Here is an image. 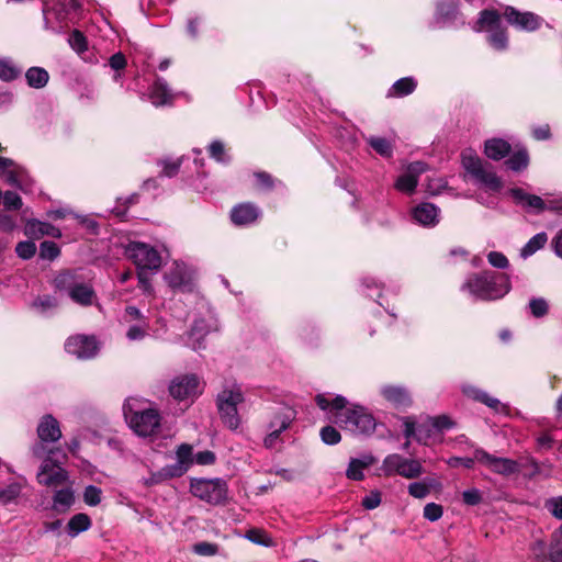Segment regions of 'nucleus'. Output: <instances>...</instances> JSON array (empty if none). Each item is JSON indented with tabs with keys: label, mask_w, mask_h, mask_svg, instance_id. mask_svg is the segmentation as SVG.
Returning a JSON list of instances; mask_svg holds the SVG:
<instances>
[{
	"label": "nucleus",
	"mask_w": 562,
	"mask_h": 562,
	"mask_svg": "<svg viewBox=\"0 0 562 562\" xmlns=\"http://www.w3.org/2000/svg\"><path fill=\"white\" fill-rule=\"evenodd\" d=\"M315 401L318 407L327 413L328 418L345 430L355 435H371L376 428L374 417L366 407H348L347 398L341 395L331 397L330 394H317Z\"/></svg>",
	"instance_id": "obj_1"
},
{
	"label": "nucleus",
	"mask_w": 562,
	"mask_h": 562,
	"mask_svg": "<svg viewBox=\"0 0 562 562\" xmlns=\"http://www.w3.org/2000/svg\"><path fill=\"white\" fill-rule=\"evenodd\" d=\"M47 29L61 32L85 18V0H41Z\"/></svg>",
	"instance_id": "obj_2"
},
{
	"label": "nucleus",
	"mask_w": 562,
	"mask_h": 562,
	"mask_svg": "<svg viewBox=\"0 0 562 562\" xmlns=\"http://www.w3.org/2000/svg\"><path fill=\"white\" fill-rule=\"evenodd\" d=\"M461 289L468 291L474 300L492 301L509 292L510 281L505 273L483 271L469 276Z\"/></svg>",
	"instance_id": "obj_3"
},
{
	"label": "nucleus",
	"mask_w": 562,
	"mask_h": 562,
	"mask_svg": "<svg viewBox=\"0 0 562 562\" xmlns=\"http://www.w3.org/2000/svg\"><path fill=\"white\" fill-rule=\"evenodd\" d=\"M123 413L130 427L140 437H150L160 427V415L157 409L147 407L146 402L130 397L123 405Z\"/></svg>",
	"instance_id": "obj_4"
},
{
	"label": "nucleus",
	"mask_w": 562,
	"mask_h": 562,
	"mask_svg": "<svg viewBox=\"0 0 562 562\" xmlns=\"http://www.w3.org/2000/svg\"><path fill=\"white\" fill-rule=\"evenodd\" d=\"M475 32H486L487 43L496 50H506L508 36L502 23L501 14L495 10H483L474 25Z\"/></svg>",
	"instance_id": "obj_5"
},
{
	"label": "nucleus",
	"mask_w": 562,
	"mask_h": 562,
	"mask_svg": "<svg viewBox=\"0 0 562 562\" xmlns=\"http://www.w3.org/2000/svg\"><path fill=\"white\" fill-rule=\"evenodd\" d=\"M67 454L60 447L48 450L47 458L41 465V472L37 473V481L46 486H59L66 483L68 474L61 464L66 461Z\"/></svg>",
	"instance_id": "obj_6"
},
{
	"label": "nucleus",
	"mask_w": 562,
	"mask_h": 562,
	"mask_svg": "<svg viewBox=\"0 0 562 562\" xmlns=\"http://www.w3.org/2000/svg\"><path fill=\"white\" fill-rule=\"evenodd\" d=\"M461 158L464 169L476 180L477 183L493 192H498L502 189L503 183L492 170V167L484 165L472 149L463 150Z\"/></svg>",
	"instance_id": "obj_7"
},
{
	"label": "nucleus",
	"mask_w": 562,
	"mask_h": 562,
	"mask_svg": "<svg viewBox=\"0 0 562 562\" xmlns=\"http://www.w3.org/2000/svg\"><path fill=\"white\" fill-rule=\"evenodd\" d=\"M191 493L213 505L222 504L227 497V484L222 479H193L190 484Z\"/></svg>",
	"instance_id": "obj_8"
},
{
	"label": "nucleus",
	"mask_w": 562,
	"mask_h": 562,
	"mask_svg": "<svg viewBox=\"0 0 562 562\" xmlns=\"http://www.w3.org/2000/svg\"><path fill=\"white\" fill-rule=\"evenodd\" d=\"M381 471L386 476L400 475L405 479H417L424 473L423 465L417 459H408L398 453L384 458Z\"/></svg>",
	"instance_id": "obj_9"
},
{
	"label": "nucleus",
	"mask_w": 562,
	"mask_h": 562,
	"mask_svg": "<svg viewBox=\"0 0 562 562\" xmlns=\"http://www.w3.org/2000/svg\"><path fill=\"white\" fill-rule=\"evenodd\" d=\"M126 255L138 270H158L161 266L159 252L145 243L131 241L126 247Z\"/></svg>",
	"instance_id": "obj_10"
},
{
	"label": "nucleus",
	"mask_w": 562,
	"mask_h": 562,
	"mask_svg": "<svg viewBox=\"0 0 562 562\" xmlns=\"http://www.w3.org/2000/svg\"><path fill=\"white\" fill-rule=\"evenodd\" d=\"M476 462L485 465L488 470L501 475H510L518 473L520 467L517 461L509 458H502L490 454L485 450L477 448L475 449Z\"/></svg>",
	"instance_id": "obj_11"
},
{
	"label": "nucleus",
	"mask_w": 562,
	"mask_h": 562,
	"mask_svg": "<svg viewBox=\"0 0 562 562\" xmlns=\"http://www.w3.org/2000/svg\"><path fill=\"white\" fill-rule=\"evenodd\" d=\"M202 392L194 374L175 378L169 385L170 395L177 401H193Z\"/></svg>",
	"instance_id": "obj_12"
},
{
	"label": "nucleus",
	"mask_w": 562,
	"mask_h": 562,
	"mask_svg": "<svg viewBox=\"0 0 562 562\" xmlns=\"http://www.w3.org/2000/svg\"><path fill=\"white\" fill-rule=\"evenodd\" d=\"M65 350L78 359H91L98 353L99 345L92 336L75 335L66 340Z\"/></svg>",
	"instance_id": "obj_13"
},
{
	"label": "nucleus",
	"mask_w": 562,
	"mask_h": 562,
	"mask_svg": "<svg viewBox=\"0 0 562 562\" xmlns=\"http://www.w3.org/2000/svg\"><path fill=\"white\" fill-rule=\"evenodd\" d=\"M295 411L286 404H276L268 409L266 428L286 430L295 419Z\"/></svg>",
	"instance_id": "obj_14"
},
{
	"label": "nucleus",
	"mask_w": 562,
	"mask_h": 562,
	"mask_svg": "<svg viewBox=\"0 0 562 562\" xmlns=\"http://www.w3.org/2000/svg\"><path fill=\"white\" fill-rule=\"evenodd\" d=\"M504 15L509 24L527 32L538 30L541 24V19L535 13L519 12L513 7H507Z\"/></svg>",
	"instance_id": "obj_15"
},
{
	"label": "nucleus",
	"mask_w": 562,
	"mask_h": 562,
	"mask_svg": "<svg viewBox=\"0 0 562 562\" xmlns=\"http://www.w3.org/2000/svg\"><path fill=\"white\" fill-rule=\"evenodd\" d=\"M426 171V164L415 161L408 165L406 171L395 182V188L405 193H413L418 183V177Z\"/></svg>",
	"instance_id": "obj_16"
},
{
	"label": "nucleus",
	"mask_w": 562,
	"mask_h": 562,
	"mask_svg": "<svg viewBox=\"0 0 562 562\" xmlns=\"http://www.w3.org/2000/svg\"><path fill=\"white\" fill-rule=\"evenodd\" d=\"M217 329V324L215 319H195L194 324L191 327V330L189 333V342L188 345L193 350H199L204 348L203 339L204 337L211 333L212 330Z\"/></svg>",
	"instance_id": "obj_17"
},
{
	"label": "nucleus",
	"mask_w": 562,
	"mask_h": 562,
	"mask_svg": "<svg viewBox=\"0 0 562 562\" xmlns=\"http://www.w3.org/2000/svg\"><path fill=\"white\" fill-rule=\"evenodd\" d=\"M37 437L43 443H55L61 438L59 422L52 415H44L37 425Z\"/></svg>",
	"instance_id": "obj_18"
},
{
	"label": "nucleus",
	"mask_w": 562,
	"mask_h": 562,
	"mask_svg": "<svg viewBox=\"0 0 562 562\" xmlns=\"http://www.w3.org/2000/svg\"><path fill=\"white\" fill-rule=\"evenodd\" d=\"M509 194L513 196L517 204L529 211L540 213L544 210H548V203L544 202L540 196L529 194L522 189L514 188L509 191Z\"/></svg>",
	"instance_id": "obj_19"
},
{
	"label": "nucleus",
	"mask_w": 562,
	"mask_h": 562,
	"mask_svg": "<svg viewBox=\"0 0 562 562\" xmlns=\"http://www.w3.org/2000/svg\"><path fill=\"white\" fill-rule=\"evenodd\" d=\"M260 211L252 203H240L233 207L231 212V220L235 225L243 226L256 222L259 217Z\"/></svg>",
	"instance_id": "obj_20"
},
{
	"label": "nucleus",
	"mask_w": 562,
	"mask_h": 562,
	"mask_svg": "<svg viewBox=\"0 0 562 562\" xmlns=\"http://www.w3.org/2000/svg\"><path fill=\"white\" fill-rule=\"evenodd\" d=\"M453 425V422L446 415L428 418L427 420L418 424L417 441L428 445V435H424V429L426 428H434L436 432L439 434L445 429L452 428Z\"/></svg>",
	"instance_id": "obj_21"
},
{
	"label": "nucleus",
	"mask_w": 562,
	"mask_h": 562,
	"mask_svg": "<svg viewBox=\"0 0 562 562\" xmlns=\"http://www.w3.org/2000/svg\"><path fill=\"white\" fill-rule=\"evenodd\" d=\"M413 218L423 226H435L439 223V209L432 203H420L414 207Z\"/></svg>",
	"instance_id": "obj_22"
},
{
	"label": "nucleus",
	"mask_w": 562,
	"mask_h": 562,
	"mask_svg": "<svg viewBox=\"0 0 562 562\" xmlns=\"http://www.w3.org/2000/svg\"><path fill=\"white\" fill-rule=\"evenodd\" d=\"M462 392L465 396L485 404L486 406H488L490 408L494 409L497 413L505 412V409H506V406L504 404H502L497 398L492 397L486 392H484L473 385H470V384L462 385Z\"/></svg>",
	"instance_id": "obj_23"
},
{
	"label": "nucleus",
	"mask_w": 562,
	"mask_h": 562,
	"mask_svg": "<svg viewBox=\"0 0 562 562\" xmlns=\"http://www.w3.org/2000/svg\"><path fill=\"white\" fill-rule=\"evenodd\" d=\"M462 392L465 396L485 404L486 406H488L490 408L494 409L497 413L505 412V409H506V406L504 404H502L497 398L492 397L486 392H484L473 385H470V384L462 385Z\"/></svg>",
	"instance_id": "obj_24"
},
{
	"label": "nucleus",
	"mask_w": 562,
	"mask_h": 562,
	"mask_svg": "<svg viewBox=\"0 0 562 562\" xmlns=\"http://www.w3.org/2000/svg\"><path fill=\"white\" fill-rule=\"evenodd\" d=\"M175 94L162 78H157L150 89L149 99L156 106L170 104Z\"/></svg>",
	"instance_id": "obj_25"
},
{
	"label": "nucleus",
	"mask_w": 562,
	"mask_h": 562,
	"mask_svg": "<svg viewBox=\"0 0 562 562\" xmlns=\"http://www.w3.org/2000/svg\"><path fill=\"white\" fill-rule=\"evenodd\" d=\"M166 280L168 284L173 289L181 291L190 290L191 277L183 265L177 263L175 268L166 274Z\"/></svg>",
	"instance_id": "obj_26"
},
{
	"label": "nucleus",
	"mask_w": 562,
	"mask_h": 562,
	"mask_svg": "<svg viewBox=\"0 0 562 562\" xmlns=\"http://www.w3.org/2000/svg\"><path fill=\"white\" fill-rule=\"evenodd\" d=\"M245 400L244 393L240 385L229 384L226 385L218 394L216 398V405H231L238 406Z\"/></svg>",
	"instance_id": "obj_27"
},
{
	"label": "nucleus",
	"mask_w": 562,
	"mask_h": 562,
	"mask_svg": "<svg viewBox=\"0 0 562 562\" xmlns=\"http://www.w3.org/2000/svg\"><path fill=\"white\" fill-rule=\"evenodd\" d=\"M375 462L374 457L364 454L360 458H353L349 461L346 475L350 480L360 481L363 479V470Z\"/></svg>",
	"instance_id": "obj_28"
},
{
	"label": "nucleus",
	"mask_w": 562,
	"mask_h": 562,
	"mask_svg": "<svg viewBox=\"0 0 562 562\" xmlns=\"http://www.w3.org/2000/svg\"><path fill=\"white\" fill-rule=\"evenodd\" d=\"M383 397L396 407H404L411 403L407 391L400 386L385 385L381 389Z\"/></svg>",
	"instance_id": "obj_29"
},
{
	"label": "nucleus",
	"mask_w": 562,
	"mask_h": 562,
	"mask_svg": "<svg viewBox=\"0 0 562 562\" xmlns=\"http://www.w3.org/2000/svg\"><path fill=\"white\" fill-rule=\"evenodd\" d=\"M512 147L510 144L502 138H491L485 142L484 153L493 160H501L506 157Z\"/></svg>",
	"instance_id": "obj_30"
},
{
	"label": "nucleus",
	"mask_w": 562,
	"mask_h": 562,
	"mask_svg": "<svg viewBox=\"0 0 562 562\" xmlns=\"http://www.w3.org/2000/svg\"><path fill=\"white\" fill-rule=\"evenodd\" d=\"M70 299L80 305H91L94 299L93 289L85 283H77L72 285L69 291Z\"/></svg>",
	"instance_id": "obj_31"
},
{
	"label": "nucleus",
	"mask_w": 562,
	"mask_h": 562,
	"mask_svg": "<svg viewBox=\"0 0 562 562\" xmlns=\"http://www.w3.org/2000/svg\"><path fill=\"white\" fill-rule=\"evenodd\" d=\"M91 525H92L91 518L87 514H85V513L76 514L69 519V521L67 524V527H66L67 535L71 538H75L79 533L90 529Z\"/></svg>",
	"instance_id": "obj_32"
},
{
	"label": "nucleus",
	"mask_w": 562,
	"mask_h": 562,
	"mask_svg": "<svg viewBox=\"0 0 562 562\" xmlns=\"http://www.w3.org/2000/svg\"><path fill=\"white\" fill-rule=\"evenodd\" d=\"M417 87L413 77H405L396 80L387 91L390 98H402L411 94Z\"/></svg>",
	"instance_id": "obj_33"
},
{
	"label": "nucleus",
	"mask_w": 562,
	"mask_h": 562,
	"mask_svg": "<svg viewBox=\"0 0 562 562\" xmlns=\"http://www.w3.org/2000/svg\"><path fill=\"white\" fill-rule=\"evenodd\" d=\"M75 503V494L72 488L66 487L55 492L53 497V508L56 512L65 513Z\"/></svg>",
	"instance_id": "obj_34"
},
{
	"label": "nucleus",
	"mask_w": 562,
	"mask_h": 562,
	"mask_svg": "<svg viewBox=\"0 0 562 562\" xmlns=\"http://www.w3.org/2000/svg\"><path fill=\"white\" fill-rule=\"evenodd\" d=\"M220 417L224 425L231 430H236L240 425L237 406L217 405Z\"/></svg>",
	"instance_id": "obj_35"
},
{
	"label": "nucleus",
	"mask_w": 562,
	"mask_h": 562,
	"mask_svg": "<svg viewBox=\"0 0 562 562\" xmlns=\"http://www.w3.org/2000/svg\"><path fill=\"white\" fill-rule=\"evenodd\" d=\"M548 558L551 562H562V526L551 535Z\"/></svg>",
	"instance_id": "obj_36"
},
{
	"label": "nucleus",
	"mask_w": 562,
	"mask_h": 562,
	"mask_svg": "<svg viewBox=\"0 0 562 562\" xmlns=\"http://www.w3.org/2000/svg\"><path fill=\"white\" fill-rule=\"evenodd\" d=\"M14 162L9 158L0 157V176H3L8 183L20 186L21 173L13 169Z\"/></svg>",
	"instance_id": "obj_37"
},
{
	"label": "nucleus",
	"mask_w": 562,
	"mask_h": 562,
	"mask_svg": "<svg viewBox=\"0 0 562 562\" xmlns=\"http://www.w3.org/2000/svg\"><path fill=\"white\" fill-rule=\"evenodd\" d=\"M458 11L453 4L441 3L437 8L436 22L439 26H446L452 20H456Z\"/></svg>",
	"instance_id": "obj_38"
},
{
	"label": "nucleus",
	"mask_w": 562,
	"mask_h": 562,
	"mask_svg": "<svg viewBox=\"0 0 562 562\" xmlns=\"http://www.w3.org/2000/svg\"><path fill=\"white\" fill-rule=\"evenodd\" d=\"M548 240L546 233H538L529 239V241L521 249V257L527 258L533 255L537 250L541 249Z\"/></svg>",
	"instance_id": "obj_39"
},
{
	"label": "nucleus",
	"mask_w": 562,
	"mask_h": 562,
	"mask_svg": "<svg viewBox=\"0 0 562 562\" xmlns=\"http://www.w3.org/2000/svg\"><path fill=\"white\" fill-rule=\"evenodd\" d=\"M528 164L529 156L526 149H519L506 160L507 167L513 171H520L527 168Z\"/></svg>",
	"instance_id": "obj_40"
},
{
	"label": "nucleus",
	"mask_w": 562,
	"mask_h": 562,
	"mask_svg": "<svg viewBox=\"0 0 562 562\" xmlns=\"http://www.w3.org/2000/svg\"><path fill=\"white\" fill-rule=\"evenodd\" d=\"M369 145L382 157H391L393 153V145L384 137L371 136L368 138Z\"/></svg>",
	"instance_id": "obj_41"
},
{
	"label": "nucleus",
	"mask_w": 562,
	"mask_h": 562,
	"mask_svg": "<svg viewBox=\"0 0 562 562\" xmlns=\"http://www.w3.org/2000/svg\"><path fill=\"white\" fill-rule=\"evenodd\" d=\"M22 68L16 67L12 60L2 58L0 59V79L3 81H11L20 76Z\"/></svg>",
	"instance_id": "obj_42"
},
{
	"label": "nucleus",
	"mask_w": 562,
	"mask_h": 562,
	"mask_svg": "<svg viewBox=\"0 0 562 562\" xmlns=\"http://www.w3.org/2000/svg\"><path fill=\"white\" fill-rule=\"evenodd\" d=\"M130 327L126 331V337L131 341L142 340L148 335L149 324L148 321H142V323H130Z\"/></svg>",
	"instance_id": "obj_43"
},
{
	"label": "nucleus",
	"mask_w": 562,
	"mask_h": 562,
	"mask_svg": "<svg viewBox=\"0 0 562 562\" xmlns=\"http://www.w3.org/2000/svg\"><path fill=\"white\" fill-rule=\"evenodd\" d=\"M432 482L420 481L413 482L408 485V494L415 498L423 499L430 494Z\"/></svg>",
	"instance_id": "obj_44"
},
{
	"label": "nucleus",
	"mask_w": 562,
	"mask_h": 562,
	"mask_svg": "<svg viewBox=\"0 0 562 562\" xmlns=\"http://www.w3.org/2000/svg\"><path fill=\"white\" fill-rule=\"evenodd\" d=\"M68 44L77 54H82L88 49L87 37L79 30H74L70 33Z\"/></svg>",
	"instance_id": "obj_45"
},
{
	"label": "nucleus",
	"mask_w": 562,
	"mask_h": 562,
	"mask_svg": "<svg viewBox=\"0 0 562 562\" xmlns=\"http://www.w3.org/2000/svg\"><path fill=\"white\" fill-rule=\"evenodd\" d=\"M60 255V248L55 241L45 240L40 245V258L53 261Z\"/></svg>",
	"instance_id": "obj_46"
},
{
	"label": "nucleus",
	"mask_w": 562,
	"mask_h": 562,
	"mask_svg": "<svg viewBox=\"0 0 562 562\" xmlns=\"http://www.w3.org/2000/svg\"><path fill=\"white\" fill-rule=\"evenodd\" d=\"M528 308L533 317L540 318L548 314L549 304L543 297H532L528 303Z\"/></svg>",
	"instance_id": "obj_47"
},
{
	"label": "nucleus",
	"mask_w": 562,
	"mask_h": 562,
	"mask_svg": "<svg viewBox=\"0 0 562 562\" xmlns=\"http://www.w3.org/2000/svg\"><path fill=\"white\" fill-rule=\"evenodd\" d=\"M83 502L89 506H97L102 499V490L95 485H88L83 491Z\"/></svg>",
	"instance_id": "obj_48"
},
{
	"label": "nucleus",
	"mask_w": 562,
	"mask_h": 562,
	"mask_svg": "<svg viewBox=\"0 0 562 562\" xmlns=\"http://www.w3.org/2000/svg\"><path fill=\"white\" fill-rule=\"evenodd\" d=\"M176 457L177 461L189 470L190 465L194 461V457H192V447L187 443L180 445L177 449Z\"/></svg>",
	"instance_id": "obj_49"
},
{
	"label": "nucleus",
	"mask_w": 562,
	"mask_h": 562,
	"mask_svg": "<svg viewBox=\"0 0 562 562\" xmlns=\"http://www.w3.org/2000/svg\"><path fill=\"white\" fill-rule=\"evenodd\" d=\"M210 156L218 162H228L229 157L226 155L224 144L220 140H214L209 146Z\"/></svg>",
	"instance_id": "obj_50"
},
{
	"label": "nucleus",
	"mask_w": 562,
	"mask_h": 562,
	"mask_svg": "<svg viewBox=\"0 0 562 562\" xmlns=\"http://www.w3.org/2000/svg\"><path fill=\"white\" fill-rule=\"evenodd\" d=\"M20 492L21 490L18 484H11L5 487H0V504L7 505L11 503L19 496Z\"/></svg>",
	"instance_id": "obj_51"
},
{
	"label": "nucleus",
	"mask_w": 562,
	"mask_h": 562,
	"mask_svg": "<svg viewBox=\"0 0 562 562\" xmlns=\"http://www.w3.org/2000/svg\"><path fill=\"white\" fill-rule=\"evenodd\" d=\"M321 438L326 445H336L341 440V435L335 427L325 426L321 429Z\"/></svg>",
	"instance_id": "obj_52"
},
{
	"label": "nucleus",
	"mask_w": 562,
	"mask_h": 562,
	"mask_svg": "<svg viewBox=\"0 0 562 562\" xmlns=\"http://www.w3.org/2000/svg\"><path fill=\"white\" fill-rule=\"evenodd\" d=\"M160 470L162 472V475H165L166 480L180 477L188 471V469L178 461L173 464L165 465Z\"/></svg>",
	"instance_id": "obj_53"
},
{
	"label": "nucleus",
	"mask_w": 562,
	"mask_h": 562,
	"mask_svg": "<svg viewBox=\"0 0 562 562\" xmlns=\"http://www.w3.org/2000/svg\"><path fill=\"white\" fill-rule=\"evenodd\" d=\"M267 435L263 438V446L268 449H273L280 443H282L281 434L284 430L266 428Z\"/></svg>",
	"instance_id": "obj_54"
},
{
	"label": "nucleus",
	"mask_w": 562,
	"mask_h": 562,
	"mask_svg": "<svg viewBox=\"0 0 562 562\" xmlns=\"http://www.w3.org/2000/svg\"><path fill=\"white\" fill-rule=\"evenodd\" d=\"M15 252L21 259H31L35 255V244L32 240L20 241Z\"/></svg>",
	"instance_id": "obj_55"
},
{
	"label": "nucleus",
	"mask_w": 562,
	"mask_h": 562,
	"mask_svg": "<svg viewBox=\"0 0 562 562\" xmlns=\"http://www.w3.org/2000/svg\"><path fill=\"white\" fill-rule=\"evenodd\" d=\"M544 507L553 517L562 520V496L547 499Z\"/></svg>",
	"instance_id": "obj_56"
},
{
	"label": "nucleus",
	"mask_w": 562,
	"mask_h": 562,
	"mask_svg": "<svg viewBox=\"0 0 562 562\" xmlns=\"http://www.w3.org/2000/svg\"><path fill=\"white\" fill-rule=\"evenodd\" d=\"M442 506L436 503H428L424 507V517L429 521H437L442 517Z\"/></svg>",
	"instance_id": "obj_57"
},
{
	"label": "nucleus",
	"mask_w": 562,
	"mask_h": 562,
	"mask_svg": "<svg viewBox=\"0 0 562 562\" xmlns=\"http://www.w3.org/2000/svg\"><path fill=\"white\" fill-rule=\"evenodd\" d=\"M38 235H47L55 238L61 237V232L58 227L47 223L37 221V236Z\"/></svg>",
	"instance_id": "obj_58"
},
{
	"label": "nucleus",
	"mask_w": 562,
	"mask_h": 562,
	"mask_svg": "<svg viewBox=\"0 0 562 562\" xmlns=\"http://www.w3.org/2000/svg\"><path fill=\"white\" fill-rule=\"evenodd\" d=\"M3 204L9 210H18L22 206V200L20 195L12 191H7L2 195Z\"/></svg>",
	"instance_id": "obj_59"
},
{
	"label": "nucleus",
	"mask_w": 562,
	"mask_h": 562,
	"mask_svg": "<svg viewBox=\"0 0 562 562\" xmlns=\"http://www.w3.org/2000/svg\"><path fill=\"white\" fill-rule=\"evenodd\" d=\"M123 318L125 323H142V321H147L143 313L135 306H127Z\"/></svg>",
	"instance_id": "obj_60"
},
{
	"label": "nucleus",
	"mask_w": 562,
	"mask_h": 562,
	"mask_svg": "<svg viewBox=\"0 0 562 562\" xmlns=\"http://www.w3.org/2000/svg\"><path fill=\"white\" fill-rule=\"evenodd\" d=\"M490 265L498 269H505L508 266V259L506 256L498 251H491L487 255Z\"/></svg>",
	"instance_id": "obj_61"
},
{
	"label": "nucleus",
	"mask_w": 562,
	"mask_h": 562,
	"mask_svg": "<svg viewBox=\"0 0 562 562\" xmlns=\"http://www.w3.org/2000/svg\"><path fill=\"white\" fill-rule=\"evenodd\" d=\"M246 538L257 544H262L266 547L270 544V539L267 537V535L258 529L249 530L246 535Z\"/></svg>",
	"instance_id": "obj_62"
},
{
	"label": "nucleus",
	"mask_w": 562,
	"mask_h": 562,
	"mask_svg": "<svg viewBox=\"0 0 562 562\" xmlns=\"http://www.w3.org/2000/svg\"><path fill=\"white\" fill-rule=\"evenodd\" d=\"M475 461H476V459H475V454H474L473 458L452 457V458L448 459L447 463L451 468H457L459 465H462L467 469H472Z\"/></svg>",
	"instance_id": "obj_63"
},
{
	"label": "nucleus",
	"mask_w": 562,
	"mask_h": 562,
	"mask_svg": "<svg viewBox=\"0 0 562 562\" xmlns=\"http://www.w3.org/2000/svg\"><path fill=\"white\" fill-rule=\"evenodd\" d=\"M463 502L467 505L474 506L481 503L482 495L481 492L476 488L467 490L462 493Z\"/></svg>",
	"instance_id": "obj_64"
}]
</instances>
